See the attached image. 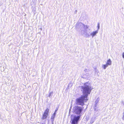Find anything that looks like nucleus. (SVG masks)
Wrapping results in <instances>:
<instances>
[{
  "label": "nucleus",
  "instance_id": "1a4fd4ad",
  "mask_svg": "<svg viewBox=\"0 0 124 124\" xmlns=\"http://www.w3.org/2000/svg\"><path fill=\"white\" fill-rule=\"evenodd\" d=\"M122 56L124 58V52L123 53Z\"/></svg>",
  "mask_w": 124,
  "mask_h": 124
},
{
  "label": "nucleus",
  "instance_id": "f257e3e1",
  "mask_svg": "<svg viewBox=\"0 0 124 124\" xmlns=\"http://www.w3.org/2000/svg\"><path fill=\"white\" fill-rule=\"evenodd\" d=\"M87 82L85 83L84 84V86H82V88L83 89V93L85 95L81 96L76 100L77 103L79 105L83 106L84 105V102H86L88 100L87 98L88 94L90 93L91 91L92 88L91 87L87 85Z\"/></svg>",
  "mask_w": 124,
  "mask_h": 124
},
{
  "label": "nucleus",
  "instance_id": "9d476101",
  "mask_svg": "<svg viewBox=\"0 0 124 124\" xmlns=\"http://www.w3.org/2000/svg\"><path fill=\"white\" fill-rule=\"evenodd\" d=\"M123 118L124 119V115H123Z\"/></svg>",
  "mask_w": 124,
  "mask_h": 124
},
{
  "label": "nucleus",
  "instance_id": "9b49d317",
  "mask_svg": "<svg viewBox=\"0 0 124 124\" xmlns=\"http://www.w3.org/2000/svg\"><path fill=\"white\" fill-rule=\"evenodd\" d=\"M55 112L53 114V115H54V116H55Z\"/></svg>",
  "mask_w": 124,
  "mask_h": 124
},
{
  "label": "nucleus",
  "instance_id": "0eeeda50",
  "mask_svg": "<svg viewBox=\"0 0 124 124\" xmlns=\"http://www.w3.org/2000/svg\"><path fill=\"white\" fill-rule=\"evenodd\" d=\"M108 66L106 64L103 65L102 66L103 67V68L105 69Z\"/></svg>",
  "mask_w": 124,
  "mask_h": 124
},
{
  "label": "nucleus",
  "instance_id": "39448f33",
  "mask_svg": "<svg viewBox=\"0 0 124 124\" xmlns=\"http://www.w3.org/2000/svg\"><path fill=\"white\" fill-rule=\"evenodd\" d=\"M111 62L110 59H109L107 61L106 64L108 65H110L111 64Z\"/></svg>",
  "mask_w": 124,
  "mask_h": 124
},
{
  "label": "nucleus",
  "instance_id": "7ed1b4c3",
  "mask_svg": "<svg viewBox=\"0 0 124 124\" xmlns=\"http://www.w3.org/2000/svg\"><path fill=\"white\" fill-rule=\"evenodd\" d=\"M82 110V108L80 106H76L74 107V112L75 113L78 115H79Z\"/></svg>",
  "mask_w": 124,
  "mask_h": 124
},
{
  "label": "nucleus",
  "instance_id": "423d86ee",
  "mask_svg": "<svg viewBox=\"0 0 124 124\" xmlns=\"http://www.w3.org/2000/svg\"><path fill=\"white\" fill-rule=\"evenodd\" d=\"M97 33V31H94L92 33V35L93 36H94Z\"/></svg>",
  "mask_w": 124,
  "mask_h": 124
},
{
  "label": "nucleus",
  "instance_id": "6e6552de",
  "mask_svg": "<svg viewBox=\"0 0 124 124\" xmlns=\"http://www.w3.org/2000/svg\"><path fill=\"white\" fill-rule=\"evenodd\" d=\"M98 29H99V23H98Z\"/></svg>",
  "mask_w": 124,
  "mask_h": 124
},
{
  "label": "nucleus",
  "instance_id": "f03ea898",
  "mask_svg": "<svg viewBox=\"0 0 124 124\" xmlns=\"http://www.w3.org/2000/svg\"><path fill=\"white\" fill-rule=\"evenodd\" d=\"M80 116V115L77 116L74 115L73 116V118L71 119V124H77Z\"/></svg>",
  "mask_w": 124,
  "mask_h": 124
},
{
  "label": "nucleus",
  "instance_id": "20e7f679",
  "mask_svg": "<svg viewBox=\"0 0 124 124\" xmlns=\"http://www.w3.org/2000/svg\"><path fill=\"white\" fill-rule=\"evenodd\" d=\"M49 109L48 108H46L44 111L42 115V119H46L49 113Z\"/></svg>",
  "mask_w": 124,
  "mask_h": 124
}]
</instances>
